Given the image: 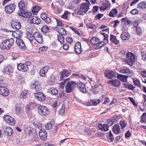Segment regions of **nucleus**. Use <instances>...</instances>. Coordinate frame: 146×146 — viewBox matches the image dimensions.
<instances>
[{
    "label": "nucleus",
    "mask_w": 146,
    "mask_h": 146,
    "mask_svg": "<svg viewBox=\"0 0 146 146\" xmlns=\"http://www.w3.org/2000/svg\"><path fill=\"white\" fill-rule=\"evenodd\" d=\"M55 19L57 22V26L54 28V29L59 33L58 40L61 44H63L64 43V24L61 20L56 18Z\"/></svg>",
    "instance_id": "1"
},
{
    "label": "nucleus",
    "mask_w": 146,
    "mask_h": 146,
    "mask_svg": "<svg viewBox=\"0 0 146 146\" xmlns=\"http://www.w3.org/2000/svg\"><path fill=\"white\" fill-rule=\"evenodd\" d=\"M14 40L13 38L4 40L0 44V48L2 50H9L13 45Z\"/></svg>",
    "instance_id": "2"
},
{
    "label": "nucleus",
    "mask_w": 146,
    "mask_h": 146,
    "mask_svg": "<svg viewBox=\"0 0 146 146\" xmlns=\"http://www.w3.org/2000/svg\"><path fill=\"white\" fill-rule=\"evenodd\" d=\"M123 59L125 62L132 66L135 62V56L133 53L128 52L126 55L125 58H123Z\"/></svg>",
    "instance_id": "3"
},
{
    "label": "nucleus",
    "mask_w": 146,
    "mask_h": 146,
    "mask_svg": "<svg viewBox=\"0 0 146 146\" xmlns=\"http://www.w3.org/2000/svg\"><path fill=\"white\" fill-rule=\"evenodd\" d=\"M90 4L88 1V3H83L82 4L80 7L79 10L77 12V14L78 15H82L83 13H86L89 9V5Z\"/></svg>",
    "instance_id": "4"
},
{
    "label": "nucleus",
    "mask_w": 146,
    "mask_h": 146,
    "mask_svg": "<svg viewBox=\"0 0 146 146\" xmlns=\"http://www.w3.org/2000/svg\"><path fill=\"white\" fill-rule=\"evenodd\" d=\"M76 86V82L73 81L68 82L66 86V92L67 93L72 92Z\"/></svg>",
    "instance_id": "5"
},
{
    "label": "nucleus",
    "mask_w": 146,
    "mask_h": 146,
    "mask_svg": "<svg viewBox=\"0 0 146 146\" xmlns=\"http://www.w3.org/2000/svg\"><path fill=\"white\" fill-rule=\"evenodd\" d=\"M38 114L41 116H46L49 113V110L46 106H40L38 107Z\"/></svg>",
    "instance_id": "6"
},
{
    "label": "nucleus",
    "mask_w": 146,
    "mask_h": 146,
    "mask_svg": "<svg viewBox=\"0 0 146 146\" xmlns=\"http://www.w3.org/2000/svg\"><path fill=\"white\" fill-rule=\"evenodd\" d=\"M3 119L6 123L10 126L14 125L15 123V119L11 116L5 115L3 116Z\"/></svg>",
    "instance_id": "7"
},
{
    "label": "nucleus",
    "mask_w": 146,
    "mask_h": 146,
    "mask_svg": "<svg viewBox=\"0 0 146 146\" xmlns=\"http://www.w3.org/2000/svg\"><path fill=\"white\" fill-rule=\"evenodd\" d=\"M30 63L29 62H26L25 63H20L17 65V69L19 71H22L24 72L27 71L28 69V65L30 64Z\"/></svg>",
    "instance_id": "8"
},
{
    "label": "nucleus",
    "mask_w": 146,
    "mask_h": 146,
    "mask_svg": "<svg viewBox=\"0 0 146 146\" xmlns=\"http://www.w3.org/2000/svg\"><path fill=\"white\" fill-rule=\"evenodd\" d=\"M16 7V5L14 4L7 5L5 7V11L7 13H11L15 10Z\"/></svg>",
    "instance_id": "9"
},
{
    "label": "nucleus",
    "mask_w": 146,
    "mask_h": 146,
    "mask_svg": "<svg viewBox=\"0 0 146 146\" xmlns=\"http://www.w3.org/2000/svg\"><path fill=\"white\" fill-rule=\"evenodd\" d=\"M84 132L88 135H92L94 136L96 135L97 133L96 129L94 128L91 129L86 128L84 130Z\"/></svg>",
    "instance_id": "10"
},
{
    "label": "nucleus",
    "mask_w": 146,
    "mask_h": 146,
    "mask_svg": "<svg viewBox=\"0 0 146 146\" xmlns=\"http://www.w3.org/2000/svg\"><path fill=\"white\" fill-rule=\"evenodd\" d=\"M34 39L39 44H41L43 41L42 35V34L38 32H35L34 33Z\"/></svg>",
    "instance_id": "11"
},
{
    "label": "nucleus",
    "mask_w": 146,
    "mask_h": 146,
    "mask_svg": "<svg viewBox=\"0 0 146 146\" xmlns=\"http://www.w3.org/2000/svg\"><path fill=\"white\" fill-rule=\"evenodd\" d=\"M36 99L40 101H44L46 99L44 94L41 92H37L34 94Z\"/></svg>",
    "instance_id": "12"
},
{
    "label": "nucleus",
    "mask_w": 146,
    "mask_h": 146,
    "mask_svg": "<svg viewBox=\"0 0 146 146\" xmlns=\"http://www.w3.org/2000/svg\"><path fill=\"white\" fill-rule=\"evenodd\" d=\"M29 21L30 23L38 25L40 24L41 21L40 19L36 16H33L29 19Z\"/></svg>",
    "instance_id": "13"
},
{
    "label": "nucleus",
    "mask_w": 146,
    "mask_h": 146,
    "mask_svg": "<svg viewBox=\"0 0 146 146\" xmlns=\"http://www.w3.org/2000/svg\"><path fill=\"white\" fill-rule=\"evenodd\" d=\"M9 94V92L8 90L5 87L0 86V94L3 96H7Z\"/></svg>",
    "instance_id": "14"
},
{
    "label": "nucleus",
    "mask_w": 146,
    "mask_h": 146,
    "mask_svg": "<svg viewBox=\"0 0 146 146\" xmlns=\"http://www.w3.org/2000/svg\"><path fill=\"white\" fill-rule=\"evenodd\" d=\"M23 11H19L18 13L19 15L25 18H28L29 17L32 15V13L31 12H28L25 10Z\"/></svg>",
    "instance_id": "15"
},
{
    "label": "nucleus",
    "mask_w": 146,
    "mask_h": 146,
    "mask_svg": "<svg viewBox=\"0 0 146 146\" xmlns=\"http://www.w3.org/2000/svg\"><path fill=\"white\" fill-rule=\"evenodd\" d=\"M39 135L40 139L43 140H45L47 139V133L44 129H42L40 130Z\"/></svg>",
    "instance_id": "16"
},
{
    "label": "nucleus",
    "mask_w": 146,
    "mask_h": 146,
    "mask_svg": "<svg viewBox=\"0 0 146 146\" xmlns=\"http://www.w3.org/2000/svg\"><path fill=\"white\" fill-rule=\"evenodd\" d=\"M11 26L14 29L19 30L21 27V24L19 21H12Z\"/></svg>",
    "instance_id": "17"
},
{
    "label": "nucleus",
    "mask_w": 146,
    "mask_h": 146,
    "mask_svg": "<svg viewBox=\"0 0 146 146\" xmlns=\"http://www.w3.org/2000/svg\"><path fill=\"white\" fill-rule=\"evenodd\" d=\"M74 48L75 52L77 54H79L81 53L82 49L81 44L80 42H77L76 43Z\"/></svg>",
    "instance_id": "18"
},
{
    "label": "nucleus",
    "mask_w": 146,
    "mask_h": 146,
    "mask_svg": "<svg viewBox=\"0 0 146 146\" xmlns=\"http://www.w3.org/2000/svg\"><path fill=\"white\" fill-rule=\"evenodd\" d=\"M49 68V67L48 66H46L41 69L39 72L40 76L43 77L45 76Z\"/></svg>",
    "instance_id": "19"
},
{
    "label": "nucleus",
    "mask_w": 146,
    "mask_h": 146,
    "mask_svg": "<svg viewBox=\"0 0 146 146\" xmlns=\"http://www.w3.org/2000/svg\"><path fill=\"white\" fill-rule=\"evenodd\" d=\"M108 83L114 87L119 86L121 84L120 81L118 80H110L108 82Z\"/></svg>",
    "instance_id": "20"
},
{
    "label": "nucleus",
    "mask_w": 146,
    "mask_h": 146,
    "mask_svg": "<svg viewBox=\"0 0 146 146\" xmlns=\"http://www.w3.org/2000/svg\"><path fill=\"white\" fill-rule=\"evenodd\" d=\"M104 74L108 78L110 79L116 76L115 73L112 71H106L104 72Z\"/></svg>",
    "instance_id": "21"
},
{
    "label": "nucleus",
    "mask_w": 146,
    "mask_h": 146,
    "mask_svg": "<svg viewBox=\"0 0 146 146\" xmlns=\"http://www.w3.org/2000/svg\"><path fill=\"white\" fill-rule=\"evenodd\" d=\"M31 88L33 89H35L36 91H39L40 88L39 82L35 81L33 84H31Z\"/></svg>",
    "instance_id": "22"
},
{
    "label": "nucleus",
    "mask_w": 146,
    "mask_h": 146,
    "mask_svg": "<svg viewBox=\"0 0 146 146\" xmlns=\"http://www.w3.org/2000/svg\"><path fill=\"white\" fill-rule=\"evenodd\" d=\"M78 89L82 92L86 93L87 90L85 84L82 82L79 83L78 85Z\"/></svg>",
    "instance_id": "23"
},
{
    "label": "nucleus",
    "mask_w": 146,
    "mask_h": 146,
    "mask_svg": "<svg viewBox=\"0 0 146 146\" xmlns=\"http://www.w3.org/2000/svg\"><path fill=\"white\" fill-rule=\"evenodd\" d=\"M4 130L5 133L8 136H11L13 133V129L10 127H4Z\"/></svg>",
    "instance_id": "24"
},
{
    "label": "nucleus",
    "mask_w": 146,
    "mask_h": 146,
    "mask_svg": "<svg viewBox=\"0 0 146 146\" xmlns=\"http://www.w3.org/2000/svg\"><path fill=\"white\" fill-rule=\"evenodd\" d=\"M18 6L20 10V11L25 10L27 6L26 3L23 1H21L19 3Z\"/></svg>",
    "instance_id": "25"
},
{
    "label": "nucleus",
    "mask_w": 146,
    "mask_h": 146,
    "mask_svg": "<svg viewBox=\"0 0 146 146\" xmlns=\"http://www.w3.org/2000/svg\"><path fill=\"white\" fill-rule=\"evenodd\" d=\"M16 42L17 45L22 49H25L26 46L23 40L20 38H17L16 40Z\"/></svg>",
    "instance_id": "26"
},
{
    "label": "nucleus",
    "mask_w": 146,
    "mask_h": 146,
    "mask_svg": "<svg viewBox=\"0 0 146 146\" xmlns=\"http://www.w3.org/2000/svg\"><path fill=\"white\" fill-rule=\"evenodd\" d=\"M4 70L5 73L9 74L13 72V69L12 66L9 65L5 67Z\"/></svg>",
    "instance_id": "27"
},
{
    "label": "nucleus",
    "mask_w": 146,
    "mask_h": 146,
    "mask_svg": "<svg viewBox=\"0 0 146 146\" xmlns=\"http://www.w3.org/2000/svg\"><path fill=\"white\" fill-rule=\"evenodd\" d=\"M12 35L14 37L17 38H21L23 35V33L21 31L19 30L16 31L13 33Z\"/></svg>",
    "instance_id": "28"
},
{
    "label": "nucleus",
    "mask_w": 146,
    "mask_h": 146,
    "mask_svg": "<svg viewBox=\"0 0 146 146\" xmlns=\"http://www.w3.org/2000/svg\"><path fill=\"white\" fill-rule=\"evenodd\" d=\"M98 128L102 131H106L108 130L109 127L106 124H102L99 123L98 125Z\"/></svg>",
    "instance_id": "29"
},
{
    "label": "nucleus",
    "mask_w": 146,
    "mask_h": 146,
    "mask_svg": "<svg viewBox=\"0 0 146 146\" xmlns=\"http://www.w3.org/2000/svg\"><path fill=\"white\" fill-rule=\"evenodd\" d=\"M41 9V8L37 5L33 7L32 10L33 14L35 15L37 14L38 12Z\"/></svg>",
    "instance_id": "30"
},
{
    "label": "nucleus",
    "mask_w": 146,
    "mask_h": 146,
    "mask_svg": "<svg viewBox=\"0 0 146 146\" xmlns=\"http://www.w3.org/2000/svg\"><path fill=\"white\" fill-rule=\"evenodd\" d=\"M120 128L118 125H115L112 129L113 133L115 134H117L119 133Z\"/></svg>",
    "instance_id": "31"
},
{
    "label": "nucleus",
    "mask_w": 146,
    "mask_h": 146,
    "mask_svg": "<svg viewBox=\"0 0 146 146\" xmlns=\"http://www.w3.org/2000/svg\"><path fill=\"white\" fill-rule=\"evenodd\" d=\"M110 40L111 41L116 45L119 44V41L116 38V37L113 35H111Z\"/></svg>",
    "instance_id": "32"
},
{
    "label": "nucleus",
    "mask_w": 146,
    "mask_h": 146,
    "mask_svg": "<svg viewBox=\"0 0 146 146\" xmlns=\"http://www.w3.org/2000/svg\"><path fill=\"white\" fill-rule=\"evenodd\" d=\"M117 78L122 82H126L128 77L127 76L119 74L117 75Z\"/></svg>",
    "instance_id": "33"
},
{
    "label": "nucleus",
    "mask_w": 146,
    "mask_h": 146,
    "mask_svg": "<svg viewBox=\"0 0 146 146\" xmlns=\"http://www.w3.org/2000/svg\"><path fill=\"white\" fill-rule=\"evenodd\" d=\"M31 33H32V32ZM34 34L33 35L32 33H31V32H29L27 33V38L29 39L31 42H33L34 39Z\"/></svg>",
    "instance_id": "34"
},
{
    "label": "nucleus",
    "mask_w": 146,
    "mask_h": 146,
    "mask_svg": "<svg viewBox=\"0 0 146 146\" xmlns=\"http://www.w3.org/2000/svg\"><path fill=\"white\" fill-rule=\"evenodd\" d=\"M129 37V34L126 33H123L121 35V38L123 40H128Z\"/></svg>",
    "instance_id": "35"
},
{
    "label": "nucleus",
    "mask_w": 146,
    "mask_h": 146,
    "mask_svg": "<svg viewBox=\"0 0 146 146\" xmlns=\"http://www.w3.org/2000/svg\"><path fill=\"white\" fill-rule=\"evenodd\" d=\"M50 28L49 27L46 26H43L41 28V32L44 33H46L49 32Z\"/></svg>",
    "instance_id": "36"
},
{
    "label": "nucleus",
    "mask_w": 146,
    "mask_h": 146,
    "mask_svg": "<svg viewBox=\"0 0 146 146\" xmlns=\"http://www.w3.org/2000/svg\"><path fill=\"white\" fill-rule=\"evenodd\" d=\"M119 72L123 74H130V71L129 69L126 67H124L121 69Z\"/></svg>",
    "instance_id": "37"
},
{
    "label": "nucleus",
    "mask_w": 146,
    "mask_h": 146,
    "mask_svg": "<svg viewBox=\"0 0 146 146\" xmlns=\"http://www.w3.org/2000/svg\"><path fill=\"white\" fill-rule=\"evenodd\" d=\"M138 8L140 9H144L146 8V2H142L137 5Z\"/></svg>",
    "instance_id": "38"
},
{
    "label": "nucleus",
    "mask_w": 146,
    "mask_h": 146,
    "mask_svg": "<svg viewBox=\"0 0 146 146\" xmlns=\"http://www.w3.org/2000/svg\"><path fill=\"white\" fill-rule=\"evenodd\" d=\"M99 42L98 39L96 37H94L92 38L91 40V42L94 45H96Z\"/></svg>",
    "instance_id": "39"
},
{
    "label": "nucleus",
    "mask_w": 146,
    "mask_h": 146,
    "mask_svg": "<svg viewBox=\"0 0 146 146\" xmlns=\"http://www.w3.org/2000/svg\"><path fill=\"white\" fill-rule=\"evenodd\" d=\"M117 11L116 9L112 10L109 13V16L111 17H115L117 14Z\"/></svg>",
    "instance_id": "40"
},
{
    "label": "nucleus",
    "mask_w": 146,
    "mask_h": 146,
    "mask_svg": "<svg viewBox=\"0 0 146 146\" xmlns=\"http://www.w3.org/2000/svg\"><path fill=\"white\" fill-rule=\"evenodd\" d=\"M110 3L108 1H106L103 3V5L102 7V9L105 11L110 7Z\"/></svg>",
    "instance_id": "41"
},
{
    "label": "nucleus",
    "mask_w": 146,
    "mask_h": 146,
    "mask_svg": "<svg viewBox=\"0 0 146 146\" xmlns=\"http://www.w3.org/2000/svg\"><path fill=\"white\" fill-rule=\"evenodd\" d=\"M119 125L121 126V129H123L126 126L127 123L125 122V120H121L119 122Z\"/></svg>",
    "instance_id": "42"
},
{
    "label": "nucleus",
    "mask_w": 146,
    "mask_h": 146,
    "mask_svg": "<svg viewBox=\"0 0 146 146\" xmlns=\"http://www.w3.org/2000/svg\"><path fill=\"white\" fill-rule=\"evenodd\" d=\"M51 129V132L54 134L56 133L58 131V127L56 125H53Z\"/></svg>",
    "instance_id": "43"
},
{
    "label": "nucleus",
    "mask_w": 146,
    "mask_h": 146,
    "mask_svg": "<svg viewBox=\"0 0 146 146\" xmlns=\"http://www.w3.org/2000/svg\"><path fill=\"white\" fill-rule=\"evenodd\" d=\"M121 22L122 23L124 22V23H126L127 24H131L132 22L131 21H130L127 18L125 17L122 18L121 20Z\"/></svg>",
    "instance_id": "44"
},
{
    "label": "nucleus",
    "mask_w": 146,
    "mask_h": 146,
    "mask_svg": "<svg viewBox=\"0 0 146 146\" xmlns=\"http://www.w3.org/2000/svg\"><path fill=\"white\" fill-rule=\"evenodd\" d=\"M16 113L17 114H20L21 111V107L20 105L16 106L15 108Z\"/></svg>",
    "instance_id": "45"
},
{
    "label": "nucleus",
    "mask_w": 146,
    "mask_h": 146,
    "mask_svg": "<svg viewBox=\"0 0 146 146\" xmlns=\"http://www.w3.org/2000/svg\"><path fill=\"white\" fill-rule=\"evenodd\" d=\"M104 45L105 42L104 41H101L100 42H98V44L97 46H96V49H99L102 47Z\"/></svg>",
    "instance_id": "46"
},
{
    "label": "nucleus",
    "mask_w": 146,
    "mask_h": 146,
    "mask_svg": "<svg viewBox=\"0 0 146 146\" xmlns=\"http://www.w3.org/2000/svg\"><path fill=\"white\" fill-rule=\"evenodd\" d=\"M92 104L94 105H96L98 104L100 102V100L99 99H93L91 100Z\"/></svg>",
    "instance_id": "47"
},
{
    "label": "nucleus",
    "mask_w": 146,
    "mask_h": 146,
    "mask_svg": "<svg viewBox=\"0 0 146 146\" xmlns=\"http://www.w3.org/2000/svg\"><path fill=\"white\" fill-rule=\"evenodd\" d=\"M27 94L25 91H22L21 93L20 97L21 98H25L27 97Z\"/></svg>",
    "instance_id": "48"
},
{
    "label": "nucleus",
    "mask_w": 146,
    "mask_h": 146,
    "mask_svg": "<svg viewBox=\"0 0 146 146\" xmlns=\"http://www.w3.org/2000/svg\"><path fill=\"white\" fill-rule=\"evenodd\" d=\"M54 125V124H52L50 123H48L45 125V128L47 129H51V128L53 126V125Z\"/></svg>",
    "instance_id": "49"
},
{
    "label": "nucleus",
    "mask_w": 146,
    "mask_h": 146,
    "mask_svg": "<svg viewBox=\"0 0 146 146\" xmlns=\"http://www.w3.org/2000/svg\"><path fill=\"white\" fill-rule=\"evenodd\" d=\"M133 80L134 84L135 85L139 87L141 86L139 81L138 79L137 78H134Z\"/></svg>",
    "instance_id": "50"
},
{
    "label": "nucleus",
    "mask_w": 146,
    "mask_h": 146,
    "mask_svg": "<svg viewBox=\"0 0 146 146\" xmlns=\"http://www.w3.org/2000/svg\"><path fill=\"white\" fill-rule=\"evenodd\" d=\"M87 26L89 29H93L96 27V26L94 24L91 23H87Z\"/></svg>",
    "instance_id": "51"
},
{
    "label": "nucleus",
    "mask_w": 146,
    "mask_h": 146,
    "mask_svg": "<svg viewBox=\"0 0 146 146\" xmlns=\"http://www.w3.org/2000/svg\"><path fill=\"white\" fill-rule=\"evenodd\" d=\"M108 126H111L115 123V122L113 119H108L107 121Z\"/></svg>",
    "instance_id": "52"
},
{
    "label": "nucleus",
    "mask_w": 146,
    "mask_h": 146,
    "mask_svg": "<svg viewBox=\"0 0 146 146\" xmlns=\"http://www.w3.org/2000/svg\"><path fill=\"white\" fill-rule=\"evenodd\" d=\"M141 118L142 121L144 122H146V113H143L141 116Z\"/></svg>",
    "instance_id": "53"
},
{
    "label": "nucleus",
    "mask_w": 146,
    "mask_h": 146,
    "mask_svg": "<svg viewBox=\"0 0 146 146\" xmlns=\"http://www.w3.org/2000/svg\"><path fill=\"white\" fill-rule=\"evenodd\" d=\"M126 88H128L129 89H130L131 90H133L134 87H133V86L131 84H124Z\"/></svg>",
    "instance_id": "54"
},
{
    "label": "nucleus",
    "mask_w": 146,
    "mask_h": 146,
    "mask_svg": "<svg viewBox=\"0 0 146 146\" xmlns=\"http://www.w3.org/2000/svg\"><path fill=\"white\" fill-rule=\"evenodd\" d=\"M141 59L144 61H146V53L143 52L141 53Z\"/></svg>",
    "instance_id": "55"
},
{
    "label": "nucleus",
    "mask_w": 146,
    "mask_h": 146,
    "mask_svg": "<svg viewBox=\"0 0 146 146\" xmlns=\"http://www.w3.org/2000/svg\"><path fill=\"white\" fill-rule=\"evenodd\" d=\"M59 75L60 77V80H63L64 78V70H62L59 73Z\"/></svg>",
    "instance_id": "56"
},
{
    "label": "nucleus",
    "mask_w": 146,
    "mask_h": 146,
    "mask_svg": "<svg viewBox=\"0 0 146 146\" xmlns=\"http://www.w3.org/2000/svg\"><path fill=\"white\" fill-rule=\"evenodd\" d=\"M138 12L139 11L137 9H134L131 11V13L133 15H135L137 14Z\"/></svg>",
    "instance_id": "57"
},
{
    "label": "nucleus",
    "mask_w": 146,
    "mask_h": 146,
    "mask_svg": "<svg viewBox=\"0 0 146 146\" xmlns=\"http://www.w3.org/2000/svg\"><path fill=\"white\" fill-rule=\"evenodd\" d=\"M48 17L47 15L45 13H43L40 15L41 18L43 20H44Z\"/></svg>",
    "instance_id": "58"
},
{
    "label": "nucleus",
    "mask_w": 146,
    "mask_h": 146,
    "mask_svg": "<svg viewBox=\"0 0 146 146\" xmlns=\"http://www.w3.org/2000/svg\"><path fill=\"white\" fill-rule=\"evenodd\" d=\"M66 41L67 42L71 44L73 42V40L72 38L68 37L66 38Z\"/></svg>",
    "instance_id": "59"
},
{
    "label": "nucleus",
    "mask_w": 146,
    "mask_h": 146,
    "mask_svg": "<svg viewBox=\"0 0 146 146\" xmlns=\"http://www.w3.org/2000/svg\"><path fill=\"white\" fill-rule=\"evenodd\" d=\"M51 92L52 94L54 95H57L58 93V90L55 88H54L52 90Z\"/></svg>",
    "instance_id": "60"
},
{
    "label": "nucleus",
    "mask_w": 146,
    "mask_h": 146,
    "mask_svg": "<svg viewBox=\"0 0 146 146\" xmlns=\"http://www.w3.org/2000/svg\"><path fill=\"white\" fill-rule=\"evenodd\" d=\"M120 21L118 20H115L112 22L113 23H114L113 27L115 28L120 23Z\"/></svg>",
    "instance_id": "61"
},
{
    "label": "nucleus",
    "mask_w": 146,
    "mask_h": 146,
    "mask_svg": "<svg viewBox=\"0 0 146 146\" xmlns=\"http://www.w3.org/2000/svg\"><path fill=\"white\" fill-rule=\"evenodd\" d=\"M70 28L74 31L75 33L80 36V33L78 30H76L75 28H74L72 27H70Z\"/></svg>",
    "instance_id": "62"
},
{
    "label": "nucleus",
    "mask_w": 146,
    "mask_h": 146,
    "mask_svg": "<svg viewBox=\"0 0 146 146\" xmlns=\"http://www.w3.org/2000/svg\"><path fill=\"white\" fill-rule=\"evenodd\" d=\"M70 13L67 11H64V19H67Z\"/></svg>",
    "instance_id": "63"
},
{
    "label": "nucleus",
    "mask_w": 146,
    "mask_h": 146,
    "mask_svg": "<svg viewBox=\"0 0 146 146\" xmlns=\"http://www.w3.org/2000/svg\"><path fill=\"white\" fill-rule=\"evenodd\" d=\"M44 20H45V22L47 24H49L51 22V19L49 17H47Z\"/></svg>",
    "instance_id": "64"
}]
</instances>
